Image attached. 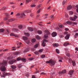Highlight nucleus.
Returning a JSON list of instances; mask_svg holds the SVG:
<instances>
[{
    "label": "nucleus",
    "instance_id": "obj_11",
    "mask_svg": "<svg viewBox=\"0 0 78 78\" xmlns=\"http://www.w3.org/2000/svg\"><path fill=\"white\" fill-rule=\"evenodd\" d=\"M2 78H5L6 76V75H5V72H3V75H1V76Z\"/></svg>",
    "mask_w": 78,
    "mask_h": 78
},
{
    "label": "nucleus",
    "instance_id": "obj_10",
    "mask_svg": "<svg viewBox=\"0 0 78 78\" xmlns=\"http://www.w3.org/2000/svg\"><path fill=\"white\" fill-rule=\"evenodd\" d=\"M53 46L54 47H58L59 46V44H58L55 43L53 44Z\"/></svg>",
    "mask_w": 78,
    "mask_h": 78
},
{
    "label": "nucleus",
    "instance_id": "obj_29",
    "mask_svg": "<svg viewBox=\"0 0 78 78\" xmlns=\"http://www.w3.org/2000/svg\"><path fill=\"white\" fill-rule=\"evenodd\" d=\"M5 30L4 29H0V33H2L4 32Z\"/></svg>",
    "mask_w": 78,
    "mask_h": 78
},
{
    "label": "nucleus",
    "instance_id": "obj_58",
    "mask_svg": "<svg viewBox=\"0 0 78 78\" xmlns=\"http://www.w3.org/2000/svg\"><path fill=\"white\" fill-rule=\"evenodd\" d=\"M64 34H67V32L66 31L64 33Z\"/></svg>",
    "mask_w": 78,
    "mask_h": 78
},
{
    "label": "nucleus",
    "instance_id": "obj_36",
    "mask_svg": "<svg viewBox=\"0 0 78 78\" xmlns=\"http://www.w3.org/2000/svg\"><path fill=\"white\" fill-rule=\"evenodd\" d=\"M69 15H72L73 14V11H70L69 12Z\"/></svg>",
    "mask_w": 78,
    "mask_h": 78
},
{
    "label": "nucleus",
    "instance_id": "obj_61",
    "mask_svg": "<svg viewBox=\"0 0 78 78\" xmlns=\"http://www.w3.org/2000/svg\"><path fill=\"white\" fill-rule=\"evenodd\" d=\"M32 78H36L35 76L34 75H33L32 77Z\"/></svg>",
    "mask_w": 78,
    "mask_h": 78
},
{
    "label": "nucleus",
    "instance_id": "obj_45",
    "mask_svg": "<svg viewBox=\"0 0 78 78\" xmlns=\"http://www.w3.org/2000/svg\"><path fill=\"white\" fill-rule=\"evenodd\" d=\"M43 50H44L41 49L40 50H39L38 51H39V52H40V53H42V51H43Z\"/></svg>",
    "mask_w": 78,
    "mask_h": 78
},
{
    "label": "nucleus",
    "instance_id": "obj_53",
    "mask_svg": "<svg viewBox=\"0 0 78 78\" xmlns=\"http://www.w3.org/2000/svg\"><path fill=\"white\" fill-rule=\"evenodd\" d=\"M31 0H27L26 1V2L27 3H29V2H30Z\"/></svg>",
    "mask_w": 78,
    "mask_h": 78
},
{
    "label": "nucleus",
    "instance_id": "obj_48",
    "mask_svg": "<svg viewBox=\"0 0 78 78\" xmlns=\"http://www.w3.org/2000/svg\"><path fill=\"white\" fill-rule=\"evenodd\" d=\"M59 27L62 28L63 27V25H61L59 26Z\"/></svg>",
    "mask_w": 78,
    "mask_h": 78
},
{
    "label": "nucleus",
    "instance_id": "obj_54",
    "mask_svg": "<svg viewBox=\"0 0 78 78\" xmlns=\"http://www.w3.org/2000/svg\"><path fill=\"white\" fill-rule=\"evenodd\" d=\"M45 56L44 55H42L41 56V58H45Z\"/></svg>",
    "mask_w": 78,
    "mask_h": 78
},
{
    "label": "nucleus",
    "instance_id": "obj_1",
    "mask_svg": "<svg viewBox=\"0 0 78 78\" xmlns=\"http://www.w3.org/2000/svg\"><path fill=\"white\" fill-rule=\"evenodd\" d=\"M8 64V62L6 61H4L2 62V63H0V66H2L1 67L0 69L2 72H5L6 70V68L5 66H6Z\"/></svg>",
    "mask_w": 78,
    "mask_h": 78
},
{
    "label": "nucleus",
    "instance_id": "obj_16",
    "mask_svg": "<svg viewBox=\"0 0 78 78\" xmlns=\"http://www.w3.org/2000/svg\"><path fill=\"white\" fill-rule=\"evenodd\" d=\"M45 33H46L47 34H50V32H49V31H48V30H45Z\"/></svg>",
    "mask_w": 78,
    "mask_h": 78
},
{
    "label": "nucleus",
    "instance_id": "obj_40",
    "mask_svg": "<svg viewBox=\"0 0 78 78\" xmlns=\"http://www.w3.org/2000/svg\"><path fill=\"white\" fill-rule=\"evenodd\" d=\"M18 67L19 69L21 68L22 67V66H21V64L18 65Z\"/></svg>",
    "mask_w": 78,
    "mask_h": 78
},
{
    "label": "nucleus",
    "instance_id": "obj_64",
    "mask_svg": "<svg viewBox=\"0 0 78 78\" xmlns=\"http://www.w3.org/2000/svg\"><path fill=\"white\" fill-rule=\"evenodd\" d=\"M52 73H51V75H53V74H54V72L52 71L51 72Z\"/></svg>",
    "mask_w": 78,
    "mask_h": 78
},
{
    "label": "nucleus",
    "instance_id": "obj_25",
    "mask_svg": "<svg viewBox=\"0 0 78 78\" xmlns=\"http://www.w3.org/2000/svg\"><path fill=\"white\" fill-rule=\"evenodd\" d=\"M36 40L35 39H33L32 40V43H34V42H36Z\"/></svg>",
    "mask_w": 78,
    "mask_h": 78
},
{
    "label": "nucleus",
    "instance_id": "obj_35",
    "mask_svg": "<svg viewBox=\"0 0 78 78\" xmlns=\"http://www.w3.org/2000/svg\"><path fill=\"white\" fill-rule=\"evenodd\" d=\"M39 46V44H37L34 46V48H37V47Z\"/></svg>",
    "mask_w": 78,
    "mask_h": 78
},
{
    "label": "nucleus",
    "instance_id": "obj_39",
    "mask_svg": "<svg viewBox=\"0 0 78 78\" xmlns=\"http://www.w3.org/2000/svg\"><path fill=\"white\" fill-rule=\"evenodd\" d=\"M63 45L64 46H67V45H69V43H64Z\"/></svg>",
    "mask_w": 78,
    "mask_h": 78
},
{
    "label": "nucleus",
    "instance_id": "obj_63",
    "mask_svg": "<svg viewBox=\"0 0 78 78\" xmlns=\"http://www.w3.org/2000/svg\"><path fill=\"white\" fill-rule=\"evenodd\" d=\"M39 71H37L35 73H36V74L37 73H39Z\"/></svg>",
    "mask_w": 78,
    "mask_h": 78
},
{
    "label": "nucleus",
    "instance_id": "obj_12",
    "mask_svg": "<svg viewBox=\"0 0 78 78\" xmlns=\"http://www.w3.org/2000/svg\"><path fill=\"white\" fill-rule=\"evenodd\" d=\"M67 0H64L63 2L62 5H65L66 3H67Z\"/></svg>",
    "mask_w": 78,
    "mask_h": 78
},
{
    "label": "nucleus",
    "instance_id": "obj_13",
    "mask_svg": "<svg viewBox=\"0 0 78 78\" xmlns=\"http://www.w3.org/2000/svg\"><path fill=\"white\" fill-rule=\"evenodd\" d=\"M11 36H15V37H18V36L16 34H15L13 33L10 34Z\"/></svg>",
    "mask_w": 78,
    "mask_h": 78
},
{
    "label": "nucleus",
    "instance_id": "obj_59",
    "mask_svg": "<svg viewBox=\"0 0 78 78\" xmlns=\"http://www.w3.org/2000/svg\"><path fill=\"white\" fill-rule=\"evenodd\" d=\"M65 31H68L69 30V29L67 28H66L65 29Z\"/></svg>",
    "mask_w": 78,
    "mask_h": 78
},
{
    "label": "nucleus",
    "instance_id": "obj_7",
    "mask_svg": "<svg viewBox=\"0 0 78 78\" xmlns=\"http://www.w3.org/2000/svg\"><path fill=\"white\" fill-rule=\"evenodd\" d=\"M47 42V40H44L43 41V42L42 43V45L43 46V47H45V42Z\"/></svg>",
    "mask_w": 78,
    "mask_h": 78
},
{
    "label": "nucleus",
    "instance_id": "obj_32",
    "mask_svg": "<svg viewBox=\"0 0 78 78\" xmlns=\"http://www.w3.org/2000/svg\"><path fill=\"white\" fill-rule=\"evenodd\" d=\"M38 33L39 34H41L42 33V32L41 30L38 31Z\"/></svg>",
    "mask_w": 78,
    "mask_h": 78
},
{
    "label": "nucleus",
    "instance_id": "obj_60",
    "mask_svg": "<svg viewBox=\"0 0 78 78\" xmlns=\"http://www.w3.org/2000/svg\"><path fill=\"white\" fill-rule=\"evenodd\" d=\"M41 5H39L38 6V8H41Z\"/></svg>",
    "mask_w": 78,
    "mask_h": 78
},
{
    "label": "nucleus",
    "instance_id": "obj_9",
    "mask_svg": "<svg viewBox=\"0 0 78 78\" xmlns=\"http://www.w3.org/2000/svg\"><path fill=\"white\" fill-rule=\"evenodd\" d=\"M74 72L73 70H71L69 72V74L70 75H72L73 74Z\"/></svg>",
    "mask_w": 78,
    "mask_h": 78
},
{
    "label": "nucleus",
    "instance_id": "obj_4",
    "mask_svg": "<svg viewBox=\"0 0 78 78\" xmlns=\"http://www.w3.org/2000/svg\"><path fill=\"white\" fill-rule=\"evenodd\" d=\"M76 19H77V16L74 15L73 18L70 17L69 19L70 20H72V21H75Z\"/></svg>",
    "mask_w": 78,
    "mask_h": 78
},
{
    "label": "nucleus",
    "instance_id": "obj_55",
    "mask_svg": "<svg viewBox=\"0 0 78 78\" xmlns=\"http://www.w3.org/2000/svg\"><path fill=\"white\" fill-rule=\"evenodd\" d=\"M17 60L18 61H20V60H21V58H18L17 59Z\"/></svg>",
    "mask_w": 78,
    "mask_h": 78
},
{
    "label": "nucleus",
    "instance_id": "obj_8",
    "mask_svg": "<svg viewBox=\"0 0 78 78\" xmlns=\"http://www.w3.org/2000/svg\"><path fill=\"white\" fill-rule=\"evenodd\" d=\"M52 37H56L57 35V33L56 32H53L51 34Z\"/></svg>",
    "mask_w": 78,
    "mask_h": 78
},
{
    "label": "nucleus",
    "instance_id": "obj_15",
    "mask_svg": "<svg viewBox=\"0 0 78 78\" xmlns=\"http://www.w3.org/2000/svg\"><path fill=\"white\" fill-rule=\"evenodd\" d=\"M68 62L69 63H72V62H73V61H72V60L70 58H69L68 59Z\"/></svg>",
    "mask_w": 78,
    "mask_h": 78
},
{
    "label": "nucleus",
    "instance_id": "obj_17",
    "mask_svg": "<svg viewBox=\"0 0 78 78\" xmlns=\"http://www.w3.org/2000/svg\"><path fill=\"white\" fill-rule=\"evenodd\" d=\"M66 23H67V24H68V25H72V22H71L69 21H67L66 22Z\"/></svg>",
    "mask_w": 78,
    "mask_h": 78
},
{
    "label": "nucleus",
    "instance_id": "obj_23",
    "mask_svg": "<svg viewBox=\"0 0 78 78\" xmlns=\"http://www.w3.org/2000/svg\"><path fill=\"white\" fill-rule=\"evenodd\" d=\"M29 51V49L28 48H27L24 51V53L27 52V51Z\"/></svg>",
    "mask_w": 78,
    "mask_h": 78
},
{
    "label": "nucleus",
    "instance_id": "obj_47",
    "mask_svg": "<svg viewBox=\"0 0 78 78\" xmlns=\"http://www.w3.org/2000/svg\"><path fill=\"white\" fill-rule=\"evenodd\" d=\"M36 6V5H31V8H33V7H35Z\"/></svg>",
    "mask_w": 78,
    "mask_h": 78
},
{
    "label": "nucleus",
    "instance_id": "obj_30",
    "mask_svg": "<svg viewBox=\"0 0 78 78\" xmlns=\"http://www.w3.org/2000/svg\"><path fill=\"white\" fill-rule=\"evenodd\" d=\"M18 54H19V53L17 52H15L13 53V55H16V56H17Z\"/></svg>",
    "mask_w": 78,
    "mask_h": 78
},
{
    "label": "nucleus",
    "instance_id": "obj_51",
    "mask_svg": "<svg viewBox=\"0 0 78 78\" xmlns=\"http://www.w3.org/2000/svg\"><path fill=\"white\" fill-rule=\"evenodd\" d=\"M74 24V25H77V23L75 22H72V24Z\"/></svg>",
    "mask_w": 78,
    "mask_h": 78
},
{
    "label": "nucleus",
    "instance_id": "obj_33",
    "mask_svg": "<svg viewBox=\"0 0 78 78\" xmlns=\"http://www.w3.org/2000/svg\"><path fill=\"white\" fill-rule=\"evenodd\" d=\"M12 31H18V29H12Z\"/></svg>",
    "mask_w": 78,
    "mask_h": 78
},
{
    "label": "nucleus",
    "instance_id": "obj_6",
    "mask_svg": "<svg viewBox=\"0 0 78 78\" xmlns=\"http://www.w3.org/2000/svg\"><path fill=\"white\" fill-rule=\"evenodd\" d=\"M70 36V34H66V36L65 37V38L66 40H68V39H69Z\"/></svg>",
    "mask_w": 78,
    "mask_h": 78
},
{
    "label": "nucleus",
    "instance_id": "obj_44",
    "mask_svg": "<svg viewBox=\"0 0 78 78\" xmlns=\"http://www.w3.org/2000/svg\"><path fill=\"white\" fill-rule=\"evenodd\" d=\"M51 19H55V17L54 16V15H52L51 16Z\"/></svg>",
    "mask_w": 78,
    "mask_h": 78
},
{
    "label": "nucleus",
    "instance_id": "obj_21",
    "mask_svg": "<svg viewBox=\"0 0 78 78\" xmlns=\"http://www.w3.org/2000/svg\"><path fill=\"white\" fill-rule=\"evenodd\" d=\"M21 60L23 61V62H26V59L24 58H21Z\"/></svg>",
    "mask_w": 78,
    "mask_h": 78
},
{
    "label": "nucleus",
    "instance_id": "obj_57",
    "mask_svg": "<svg viewBox=\"0 0 78 78\" xmlns=\"http://www.w3.org/2000/svg\"><path fill=\"white\" fill-rule=\"evenodd\" d=\"M75 50L76 51H78V47H76Z\"/></svg>",
    "mask_w": 78,
    "mask_h": 78
},
{
    "label": "nucleus",
    "instance_id": "obj_5",
    "mask_svg": "<svg viewBox=\"0 0 78 78\" xmlns=\"http://www.w3.org/2000/svg\"><path fill=\"white\" fill-rule=\"evenodd\" d=\"M16 61H17V60H12L9 62V64L10 65H11L13 64V63H14Z\"/></svg>",
    "mask_w": 78,
    "mask_h": 78
},
{
    "label": "nucleus",
    "instance_id": "obj_22",
    "mask_svg": "<svg viewBox=\"0 0 78 78\" xmlns=\"http://www.w3.org/2000/svg\"><path fill=\"white\" fill-rule=\"evenodd\" d=\"M28 30L30 31H33V29L31 28H30V27L28 29Z\"/></svg>",
    "mask_w": 78,
    "mask_h": 78
},
{
    "label": "nucleus",
    "instance_id": "obj_38",
    "mask_svg": "<svg viewBox=\"0 0 78 78\" xmlns=\"http://www.w3.org/2000/svg\"><path fill=\"white\" fill-rule=\"evenodd\" d=\"M36 37L37 39H41V37H40L38 35Z\"/></svg>",
    "mask_w": 78,
    "mask_h": 78
},
{
    "label": "nucleus",
    "instance_id": "obj_62",
    "mask_svg": "<svg viewBox=\"0 0 78 78\" xmlns=\"http://www.w3.org/2000/svg\"><path fill=\"white\" fill-rule=\"evenodd\" d=\"M33 16H34V15L33 14H30V16H31V17H33Z\"/></svg>",
    "mask_w": 78,
    "mask_h": 78
},
{
    "label": "nucleus",
    "instance_id": "obj_49",
    "mask_svg": "<svg viewBox=\"0 0 78 78\" xmlns=\"http://www.w3.org/2000/svg\"><path fill=\"white\" fill-rule=\"evenodd\" d=\"M41 9H39L37 11V13H39L41 12Z\"/></svg>",
    "mask_w": 78,
    "mask_h": 78
},
{
    "label": "nucleus",
    "instance_id": "obj_50",
    "mask_svg": "<svg viewBox=\"0 0 78 78\" xmlns=\"http://www.w3.org/2000/svg\"><path fill=\"white\" fill-rule=\"evenodd\" d=\"M66 55L67 56H68L69 57V56H70V54L69 53H67L66 54Z\"/></svg>",
    "mask_w": 78,
    "mask_h": 78
},
{
    "label": "nucleus",
    "instance_id": "obj_28",
    "mask_svg": "<svg viewBox=\"0 0 78 78\" xmlns=\"http://www.w3.org/2000/svg\"><path fill=\"white\" fill-rule=\"evenodd\" d=\"M23 27L22 25H20L19 26L18 28L19 29H22Z\"/></svg>",
    "mask_w": 78,
    "mask_h": 78
},
{
    "label": "nucleus",
    "instance_id": "obj_18",
    "mask_svg": "<svg viewBox=\"0 0 78 78\" xmlns=\"http://www.w3.org/2000/svg\"><path fill=\"white\" fill-rule=\"evenodd\" d=\"M11 67L13 69H16V66L15 65H12Z\"/></svg>",
    "mask_w": 78,
    "mask_h": 78
},
{
    "label": "nucleus",
    "instance_id": "obj_3",
    "mask_svg": "<svg viewBox=\"0 0 78 78\" xmlns=\"http://www.w3.org/2000/svg\"><path fill=\"white\" fill-rule=\"evenodd\" d=\"M16 16L18 17H19V18H20V19H21V18H22L23 16H25V14L23 13L22 14L21 16V15H20V13H18L17 15H16Z\"/></svg>",
    "mask_w": 78,
    "mask_h": 78
},
{
    "label": "nucleus",
    "instance_id": "obj_34",
    "mask_svg": "<svg viewBox=\"0 0 78 78\" xmlns=\"http://www.w3.org/2000/svg\"><path fill=\"white\" fill-rule=\"evenodd\" d=\"M77 36H78V33H76L75 34V35H74V37H75V38H76Z\"/></svg>",
    "mask_w": 78,
    "mask_h": 78
},
{
    "label": "nucleus",
    "instance_id": "obj_2",
    "mask_svg": "<svg viewBox=\"0 0 78 78\" xmlns=\"http://www.w3.org/2000/svg\"><path fill=\"white\" fill-rule=\"evenodd\" d=\"M46 63L47 64H51V66H54L55 64V62L53 60H52L51 59L49 60V61H47L46 62Z\"/></svg>",
    "mask_w": 78,
    "mask_h": 78
},
{
    "label": "nucleus",
    "instance_id": "obj_19",
    "mask_svg": "<svg viewBox=\"0 0 78 78\" xmlns=\"http://www.w3.org/2000/svg\"><path fill=\"white\" fill-rule=\"evenodd\" d=\"M24 34L25 35H26V36H27V37L30 36V34H28V33H24Z\"/></svg>",
    "mask_w": 78,
    "mask_h": 78
},
{
    "label": "nucleus",
    "instance_id": "obj_43",
    "mask_svg": "<svg viewBox=\"0 0 78 78\" xmlns=\"http://www.w3.org/2000/svg\"><path fill=\"white\" fill-rule=\"evenodd\" d=\"M29 60L30 61H33V60H34V58H30Z\"/></svg>",
    "mask_w": 78,
    "mask_h": 78
},
{
    "label": "nucleus",
    "instance_id": "obj_31",
    "mask_svg": "<svg viewBox=\"0 0 78 78\" xmlns=\"http://www.w3.org/2000/svg\"><path fill=\"white\" fill-rule=\"evenodd\" d=\"M14 21V20L13 19H12L9 20V22H13Z\"/></svg>",
    "mask_w": 78,
    "mask_h": 78
},
{
    "label": "nucleus",
    "instance_id": "obj_46",
    "mask_svg": "<svg viewBox=\"0 0 78 78\" xmlns=\"http://www.w3.org/2000/svg\"><path fill=\"white\" fill-rule=\"evenodd\" d=\"M76 8H77V9L76 10L77 12H78V5H76Z\"/></svg>",
    "mask_w": 78,
    "mask_h": 78
},
{
    "label": "nucleus",
    "instance_id": "obj_56",
    "mask_svg": "<svg viewBox=\"0 0 78 78\" xmlns=\"http://www.w3.org/2000/svg\"><path fill=\"white\" fill-rule=\"evenodd\" d=\"M26 42L27 44H30V41L28 40Z\"/></svg>",
    "mask_w": 78,
    "mask_h": 78
},
{
    "label": "nucleus",
    "instance_id": "obj_52",
    "mask_svg": "<svg viewBox=\"0 0 78 78\" xmlns=\"http://www.w3.org/2000/svg\"><path fill=\"white\" fill-rule=\"evenodd\" d=\"M40 75H45V73L44 72H42L41 73Z\"/></svg>",
    "mask_w": 78,
    "mask_h": 78
},
{
    "label": "nucleus",
    "instance_id": "obj_42",
    "mask_svg": "<svg viewBox=\"0 0 78 78\" xmlns=\"http://www.w3.org/2000/svg\"><path fill=\"white\" fill-rule=\"evenodd\" d=\"M44 37L45 39H48V35H44Z\"/></svg>",
    "mask_w": 78,
    "mask_h": 78
},
{
    "label": "nucleus",
    "instance_id": "obj_20",
    "mask_svg": "<svg viewBox=\"0 0 78 78\" xmlns=\"http://www.w3.org/2000/svg\"><path fill=\"white\" fill-rule=\"evenodd\" d=\"M66 73V70H64L62 72H60V73Z\"/></svg>",
    "mask_w": 78,
    "mask_h": 78
},
{
    "label": "nucleus",
    "instance_id": "obj_37",
    "mask_svg": "<svg viewBox=\"0 0 78 78\" xmlns=\"http://www.w3.org/2000/svg\"><path fill=\"white\" fill-rule=\"evenodd\" d=\"M56 51L57 53H58V54H59V50L58 49H56Z\"/></svg>",
    "mask_w": 78,
    "mask_h": 78
},
{
    "label": "nucleus",
    "instance_id": "obj_14",
    "mask_svg": "<svg viewBox=\"0 0 78 78\" xmlns=\"http://www.w3.org/2000/svg\"><path fill=\"white\" fill-rule=\"evenodd\" d=\"M23 39L24 41H27L28 39V38L27 37H23Z\"/></svg>",
    "mask_w": 78,
    "mask_h": 78
},
{
    "label": "nucleus",
    "instance_id": "obj_24",
    "mask_svg": "<svg viewBox=\"0 0 78 78\" xmlns=\"http://www.w3.org/2000/svg\"><path fill=\"white\" fill-rule=\"evenodd\" d=\"M72 9V6H69L68 7L67 9H68V10H70V9Z\"/></svg>",
    "mask_w": 78,
    "mask_h": 78
},
{
    "label": "nucleus",
    "instance_id": "obj_27",
    "mask_svg": "<svg viewBox=\"0 0 78 78\" xmlns=\"http://www.w3.org/2000/svg\"><path fill=\"white\" fill-rule=\"evenodd\" d=\"M5 76H9V75H11V74L10 73H6L5 72Z\"/></svg>",
    "mask_w": 78,
    "mask_h": 78
},
{
    "label": "nucleus",
    "instance_id": "obj_41",
    "mask_svg": "<svg viewBox=\"0 0 78 78\" xmlns=\"http://www.w3.org/2000/svg\"><path fill=\"white\" fill-rule=\"evenodd\" d=\"M6 9V7H3L2 8V10H5Z\"/></svg>",
    "mask_w": 78,
    "mask_h": 78
},
{
    "label": "nucleus",
    "instance_id": "obj_26",
    "mask_svg": "<svg viewBox=\"0 0 78 78\" xmlns=\"http://www.w3.org/2000/svg\"><path fill=\"white\" fill-rule=\"evenodd\" d=\"M73 66H75V65H76V63H75V61H73Z\"/></svg>",
    "mask_w": 78,
    "mask_h": 78
}]
</instances>
